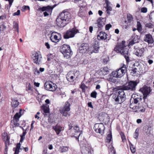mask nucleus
<instances>
[{"label":"nucleus","instance_id":"412c9836","mask_svg":"<svg viewBox=\"0 0 154 154\" xmlns=\"http://www.w3.org/2000/svg\"><path fill=\"white\" fill-rule=\"evenodd\" d=\"M105 23L100 19L97 20V23L94 24V28H98V30H101Z\"/></svg>","mask_w":154,"mask_h":154},{"label":"nucleus","instance_id":"c85d7f7f","mask_svg":"<svg viewBox=\"0 0 154 154\" xmlns=\"http://www.w3.org/2000/svg\"><path fill=\"white\" fill-rule=\"evenodd\" d=\"M109 71L108 68L107 67H104L101 70L100 73L101 74L105 75L109 74Z\"/></svg>","mask_w":154,"mask_h":154},{"label":"nucleus","instance_id":"de8ad7c7","mask_svg":"<svg viewBox=\"0 0 154 154\" xmlns=\"http://www.w3.org/2000/svg\"><path fill=\"white\" fill-rule=\"evenodd\" d=\"M33 72H34V74L36 75H38V74L40 73L39 71L36 68L34 69L33 70Z\"/></svg>","mask_w":154,"mask_h":154},{"label":"nucleus","instance_id":"3c124183","mask_svg":"<svg viewBox=\"0 0 154 154\" xmlns=\"http://www.w3.org/2000/svg\"><path fill=\"white\" fill-rule=\"evenodd\" d=\"M112 27V25L110 24H109L106 25L105 29L106 30H109L110 28Z\"/></svg>","mask_w":154,"mask_h":154},{"label":"nucleus","instance_id":"ddd939ff","mask_svg":"<svg viewBox=\"0 0 154 154\" xmlns=\"http://www.w3.org/2000/svg\"><path fill=\"white\" fill-rule=\"evenodd\" d=\"M140 91L143 93L144 99H146L147 96L149 95L151 91L150 88L146 86H144L142 88H141Z\"/></svg>","mask_w":154,"mask_h":154},{"label":"nucleus","instance_id":"37998d69","mask_svg":"<svg viewBox=\"0 0 154 154\" xmlns=\"http://www.w3.org/2000/svg\"><path fill=\"white\" fill-rule=\"evenodd\" d=\"M145 26L149 28H152L154 26V25L151 23H149L146 24Z\"/></svg>","mask_w":154,"mask_h":154},{"label":"nucleus","instance_id":"5701e85b","mask_svg":"<svg viewBox=\"0 0 154 154\" xmlns=\"http://www.w3.org/2000/svg\"><path fill=\"white\" fill-rule=\"evenodd\" d=\"M2 139L5 142V149L6 151L7 150V144L9 143V139L7 133L6 132H4L2 134Z\"/></svg>","mask_w":154,"mask_h":154},{"label":"nucleus","instance_id":"423d86ee","mask_svg":"<svg viewBox=\"0 0 154 154\" xmlns=\"http://www.w3.org/2000/svg\"><path fill=\"white\" fill-rule=\"evenodd\" d=\"M137 84L136 81H130L128 82L127 85L123 86L122 90H129L131 91H134L136 89V87Z\"/></svg>","mask_w":154,"mask_h":154},{"label":"nucleus","instance_id":"09e8293b","mask_svg":"<svg viewBox=\"0 0 154 154\" xmlns=\"http://www.w3.org/2000/svg\"><path fill=\"white\" fill-rule=\"evenodd\" d=\"M20 14V10H18L15 13H14L13 14V16H16V15H19Z\"/></svg>","mask_w":154,"mask_h":154},{"label":"nucleus","instance_id":"c03bdc74","mask_svg":"<svg viewBox=\"0 0 154 154\" xmlns=\"http://www.w3.org/2000/svg\"><path fill=\"white\" fill-rule=\"evenodd\" d=\"M109 150L111 152V154H115L116 153V151L114 149V148L112 146H111L109 148Z\"/></svg>","mask_w":154,"mask_h":154},{"label":"nucleus","instance_id":"4be33fe9","mask_svg":"<svg viewBox=\"0 0 154 154\" xmlns=\"http://www.w3.org/2000/svg\"><path fill=\"white\" fill-rule=\"evenodd\" d=\"M88 49L89 50L88 45L86 43L82 44L79 47L80 52L82 53L85 52Z\"/></svg>","mask_w":154,"mask_h":154},{"label":"nucleus","instance_id":"69168bd1","mask_svg":"<svg viewBox=\"0 0 154 154\" xmlns=\"http://www.w3.org/2000/svg\"><path fill=\"white\" fill-rule=\"evenodd\" d=\"M115 33H117V34H118V33H119V30L117 29H115Z\"/></svg>","mask_w":154,"mask_h":154},{"label":"nucleus","instance_id":"6e6d98bb","mask_svg":"<svg viewBox=\"0 0 154 154\" xmlns=\"http://www.w3.org/2000/svg\"><path fill=\"white\" fill-rule=\"evenodd\" d=\"M89 30L91 33H92L93 30V27L92 26H90L89 28Z\"/></svg>","mask_w":154,"mask_h":154},{"label":"nucleus","instance_id":"b1692460","mask_svg":"<svg viewBox=\"0 0 154 154\" xmlns=\"http://www.w3.org/2000/svg\"><path fill=\"white\" fill-rule=\"evenodd\" d=\"M144 51V48H139L135 50L134 54L137 56L141 57L143 56Z\"/></svg>","mask_w":154,"mask_h":154},{"label":"nucleus","instance_id":"cd10ccee","mask_svg":"<svg viewBox=\"0 0 154 154\" xmlns=\"http://www.w3.org/2000/svg\"><path fill=\"white\" fill-rule=\"evenodd\" d=\"M145 41L149 43H152L153 41L152 35L150 34H147L146 35Z\"/></svg>","mask_w":154,"mask_h":154},{"label":"nucleus","instance_id":"a211bd4d","mask_svg":"<svg viewBox=\"0 0 154 154\" xmlns=\"http://www.w3.org/2000/svg\"><path fill=\"white\" fill-rule=\"evenodd\" d=\"M142 99L141 96L137 94H132L131 98L130 100V102H134L137 104Z\"/></svg>","mask_w":154,"mask_h":154},{"label":"nucleus","instance_id":"a19ab883","mask_svg":"<svg viewBox=\"0 0 154 154\" xmlns=\"http://www.w3.org/2000/svg\"><path fill=\"white\" fill-rule=\"evenodd\" d=\"M97 93L96 92V91H93L91 94V96L92 97L94 98H96L97 97Z\"/></svg>","mask_w":154,"mask_h":154},{"label":"nucleus","instance_id":"338daca9","mask_svg":"<svg viewBox=\"0 0 154 154\" xmlns=\"http://www.w3.org/2000/svg\"><path fill=\"white\" fill-rule=\"evenodd\" d=\"M48 148L49 149L51 150L53 149V146L52 144L48 146Z\"/></svg>","mask_w":154,"mask_h":154},{"label":"nucleus","instance_id":"c9c22d12","mask_svg":"<svg viewBox=\"0 0 154 154\" xmlns=\"http://www.w3.org/2000/svg\"><path fill=\"white\" fill-rule=\"evenodd\" d=\"M13 27L15 31H16L18 32H19V27L18 24L15 21L13 22Z\"/></svg>","mask_w":154,"mask_h":154},{"label":"nucleus","instance_id":"ea45409f","mask_svg":"<svg viewBox=\"0 0 154 154\" xmlns=\"http://www.w3.org/2000/svg\"><path fill=\"white\" fill-rule=\"evenodd\" d=\"M130 149L132 153H134L136 151V149L135 147H134L133 145L132 144H130Z\"/></svg>","mask_w":154,"mask_h":154},{"label":"nucleus","instance_id":"4468645a","mask_svg":"<svg viewBox=\"0 0 154 154\" xmlns=\"http://www.w3.org/2000/svg\"><path fill=\"white\" fill-rule=\"evenodd\" d=\"M94 129L97 133L102 134L104 129V126L102 123H97L95 124Z\"/></svg>","mask_w":154,"mask_h":154},{"label":"nucleus","instance_id":"aec40b11","mask_svg":"<svg viewBox=\"0 0 154 154\" xmlns=\"http://www.w3.org/2000/svg\"><path fill=\"white\" fill-rule=\"evenodd\" d=\"M41 109L43 111L42 113L45 117L49 116V108L48 105L46 104L43 105L41 106Z\"/></svg>","mask_w":154,"mask_h":154},{"label":"nucleus","instance_id":"8fccbe9b","mask_svg":"<svg viewBox=\"0 0 154 154\" xmlns=\"http://www.w3.org/2000/svg\"><path fill=\"white\" fill-rule=\"evenodd\" d=\"M147 11V9L146 8H143L141 9V11L143 13H146Z\"/></svg>","mask_w":154,"mask_h":154},{"label":"nucleus","instance_id":"052dcab7","mask_svg":"<svg viewBox=\"0 0 154 154\" xmlns=\"http://www.w3.org/2000/svg\"><path fill=\"white\" fill-rule=\"evenodd\" d=\"M20 137H21V138H20V142H22L24 140V139L25 137H22V136H20Z\"/></svg>","mask_w":154,"mask_h":154},{"label":"nucleus","instance_id":"774afa93","mask_svg":"<svg viewBox=\"0 0 154 154\" xmlns=\"http://www.w3.org/2000/svg\"><path fill=\"white\" fill-rule=\"evenodd\" d=\"M45 102L47 104H49L50 103V101L49 99H46L45 101Z\"/></svg>","mask_w":154,"mask_h":154},{"label":"nucleus","instance_id":"c756f323","mask_svg":"<svg viewBox=\"0 0 154 154\" xmlns=\"http://www.w3.org/2000/svg\"><path fill=\"white\" fill-rule=\"evenodd\" d=\"M22 111L21 109L20 110V111L19 112L17 113L14 116L13 119L16 122L18 121L19 120V118L21 116V112Z\"/></svg>","mask_w":154,"mask_h":154},{"label":"nucleus","instance_id":"2f4dec72","mask_svg":"<svg viewBox=\"0 0 154 154\" xmlns=\"http://www.w3.org/2000/svg\"><path fill=\"white\" fill-rule=\"evenodd\" d=\"M137 109L135 111L137 112H144L145 111V109L143 107L137 106Z\"/></svg>","mask_w":154,"mask_h":154},{"label":"nucleus","instance_id":"1a4fd4ad","mask_svg":"<svg viewBox=\"0 0 154 154\" xmlns=\"http://www.w3.org/2000/svg\"><path fill=\"white\" fill-rule=\"evenodd\" d=\"M54 7H52L50 6H43L42 8H38V10L41 12H44L43 14L45 17L48 16L50 14H51L52 10Z\"/></svg>","mask_w":154,"mask_h":154},{"label":"nucleus","instance_id":"e433bc0d","mask_svg":"<svg viewBox=\"0 0 154 154\" xmlns=\"http://www.w3.org/2000/svg\"><path fill=\"white\" fill-rule=\"evenodd\" d=\"M61 152H65L68 151L69 149L67 146H63L60 148Z\"/></svg>","mask_w":154,"mask_h":154},{"label":"nucleus","instance_id":"72a5a7b5","mask_svg":"<svg viewBox=\"0 0 154 154\" xmlns=\"http://www.w3.org/2000/svg\"><path fill=\"white\" fill-rule=\"evenodd\" d=\"M137 29L139 32H141L142 30V28L141 23L139 21H137Z\"/></svg>","mask_w":154,"mask_h":154},{"label":"nucleus","instance_id":"680f3d73","mask_svg":"<svg viewBox=\"0 0 154 154\" xmlns=\"http://www.w3.org/2000/svg\"><path fill=\"white\" fill-rule=\"evenodd\" d=\"M137 123H140L142 122V120L140 119H138L137 120Z\"/></svg>","mask_w":154,"mask_h":154},{"label":"nucleus","instance_id":"9d476101","mask_svg":"<svg viewBox=\"0 0 154 154\" xmlns=\"http://www.w3.org/2000/svg\"><path fill=\"white\" fill-rule=\"evenodd\" d=\"M44 88L45 90L50 91H54L57 88V85L51 81L46 82L44 84Z\"/></svg>","mask_w":154,"mask_h":154},{"label":"nucleus","instance_id":"5fc2aeb1","mask_svg":"<svg viewBox=\"0 0 154 154\" xmlns=\"http://www.w3.org/2000/svg\"><path fill=\"white\" fill-rule=\"evenodd\" d=\"M45 45L46 46L47 48L49 49L50 48V45L48 42H46L45 43Z\"/></svg>","mask_w":154,"mask_h":154},{"label":"nucleus","instance_id":"9b49d317","mask_svg":"<svg viewBox=\"0 0 154 154\" xmlns=\"http://www.w3.org/2000/svg\"><path fill=\"white\" fill-rule=\"evenodd\" d=\"M79 74V71H76L74 73H72L71 72H69L66 75V79L69 82H72L78 78Z\"/></svg>","mask_w":154,"mask_h":154},{"label":"nucleus","instance_id":"39448f33","mask_svg":"<svg viewBox=\"0 0 154 154\" xmlns=\"http://www.w3.org/2000/svg\"><path fill=\"white\" fill-rule=\"evenodd\" d=\"M126 65H124L121 68L118 69L115 71L112 72L113 76L116 78H120L122 77L126 72Z\"/></svg>","mask_w":154,"mask_h":154},{"label":"nucleus","instance_id":"7ed1b4c3","mask_svg":"<svg viewBox=\"0 0 154 154\" xmlns=\"http://www.w3.org/2000/svg\"><path fill=\"white\" fill-rule=\"evenodd\" d=\"M126 95L122 89L116 92L113 96V97L116 103H121L125 100Z\"/></svg>","mask_w":154,"mask_h":154},{"label":"nucleus","instance_id":"a878e982","mask_svg":"<svg viewBox=\"0 0 154 154\" xmlns=\"http://www.w3.org/2000/svg\"><path fill=\"white\" fill-rule=\"evenodd\" d=\"M11 105L13 108H15L19 105V102L17 98H13L11 99Z\"/></svg>","mask_w":154,"mask_h":154},{"label":"nucleus","instance_id":"4c0bfd02","mask_svg":"<svg viewBox=\"0 0 154 154\" xmlns=\"http://www.w3.org/2000/svg\"><path fill=\"white\" fill-rule=\"evenodd\" d=\"M127 18L128 23H130L133 20V17L132 15L130 14H128Z\"/></svg>","mask_w":154,"mask_h":154},{"label":"nucleus","instance_id":"393cba45","mask_svg":"<svg viewBox=\"0 0 154 154\" xmlns=\"http://www.w3.org/2000/svg\"><path fill=\"white\" fill-rule=\"evenodd\" d=\"M53 129L56 132L57 134L58 135L61 131L63 130L64 128L57 125L53 127Z\"/></svg>","mask_w":154,"mask_h":154},{"label":"nucleus","instance_id":"0eeeda50","mask_svg":"<svg viewBox=\"0 0 154 154\" xmlns=\"http://www.w3.org/2000/svg\"><path fill=\"white\" fill-rule=\"evenodd\" d=\"M70 106L69 103L66 102L64 106L60 108V112L63 116L67 117L68 116H70V113L69 112L70 109Z\"/></svg>","mask_w":154,"mask_h":154},{"label":"nucleus","instance_id":"f3484780","mask_svg":"<svg viewBox=\"0 0 154 154\" xmlns=\"http://www.w3.org/2000/svg\"><path fill=\"white\" fill-rule=\"evenodd\" d=\"M60 35L56 32H52L51 34L50 39L51 41L55 43H57L60 40Z\"/></svg>","mask_w":154,"mask_h":154},{"label":"nucleus","instance_id":"dca6fc26","mask_svg":"<svg viewBox=\"0 0 154 154\" xmlns=\"http://www.w3.org/2000/svg\"><path fill=\"white\" fill-rule=\"evenodd\" d=\"M91 149L90 145L85 144L82 147V154H91Z\"/></svg>","mask_w":154,"mask_h":154},{"label":"nucleus","instance_id":"4d7b16f0","mask_svg":"<svg viewBox=\"0 0 154 154\" xmlns=\"http://www.w3.org/2000/svg\"><path fill=\"white\" fill-rule=\"evenodd\" d=\"M23 8L24 9V10H26L27 8L29 9V7L28 6H23Z\"/></svg>","mask_w":154,"mask_h":154},{"label":"nucleus","instance_id":"2eb2a0df","mask_svg":"<svg viewBox=\"0 0 154 154\" xmlns=\"http://www.w3.org/2000/svg\"><path fill=\"white\" fill-rule=\"evenodd\" d=\"M100 48L99 43L96 40L94 42L93 45L89 48V51L90 53H97L99 51V49Z\"/></svg>","mask_w":154,"mask_h":154},{"label":"nucleus","instance_id":"f704fd0d","mask_svg":"<svg viewBox=\"0 0 154 154\" xmlns=\"http://www.w3.org/2000/svg\"><path fill=\"white\" fill-rule=\"evenodd\" d=\"M74 130L75 131V133H79V135L78 137H79L80 135L81 132H80L79 128L77 125H75L74 127Z\"/></svg>","mask_w":154,"mask_h":154},{"label":"nucleus","instance_id":"f8f14e48","mask_svg":"<svg viewBox=\"0 0 154 154\" xmlns=\"http://www.w3.org/2000/svg\"><path fill=\"white\" fill-rule=\"evenodd\" d=\"M32 58L34 63L39 65L41 62L42 57L40 53L34 52L32 54Z\"/></svg>","mask_w":154,"mask_h":154},{"label":"nucleus","instance_id":"bf43d9fd","mask_svg":"<svg viewBox=\"0 0 154 154\" xmlns=\"http://www.w3.org/2000/svg\"><path fill=\"white\" fill-rule=\"evenodd\" d=\"M26 134V131H23L22 135H20V136L25 137Z\"/></svg>","mask_w":154,"mask_h":154},{"label":"nucleus","instance_id":"603ef678","mask_svg":"<svg viewBox=\"0 0 154 154\" xmlns=\"http://www.w3.org/2000/svg\"><path fill=\"white\" fill-rule=\"evenodd\" d=\"M137 69L135 68L131 70V72L133 74H134L137 72Z\"/></svg>","mask_w":154,"mask_h":154},{"label":"nucleus","instance_id":"20e7f679","mask_svg":"<svg viewBox=\"0 0 154 154\" xmlns=\"http://www.w3.org/2000/svg\"><path fill=\"white\" fill-rule=\"evenodd\" d=\"M60 52L63 54L64 57L66 58H69L72 55L70 46L67 45H63L60 49Z\"/></svg>","mask_w":154,"mask_h":154},{"label":"nucleus","instance_id":"7c9ffc66","mask_svg":"<svg viewBox=\"0 0 154 154\" xmlns=\"http://www.w3.org/2000/svg\"><path fill=\"white\" fill-rule=\"evenodd\" d=\"M20 146L21 144L19 143L17 144L16 147L13 148V150L15 151L14 154H18L20 149Z\"/></svg>","mask_w":154,"mask_h":154},{"label":"nucleus","instance_id":"f257e3e1","mask_svg":"<svg viewBox=\"0 0 154 154\" xmlns=\"http://www.w3.org/2000/svg\"><path fill=\"white\" fill-rule=\"evenodd\" d=\"M71 18V15L69 12L63 11L56 19V23L59 27H63L69 22Z\"/></svg>","mask_w":154,"mask_h":154},{"label":"nucleus","instance_id":"58836bf2","mask_svg":"<svg viewBox=\"0 0 154 154\" xmlns=\"http://www.w3.org/2000/svg\"><path fill=\"white\" fill-rule=\"evenodd\" d=\"M106 11L107 14H110V13L109 12V11L112 10V8L110 6H109L108 4H106Z\"/></svg>","mask_w":154,"mask_h":154},{"label":"nucleus","instance_id":"0e129e2a","mask_svg":"<svg viewBox=\"0 0 154 154\" xmlns=\"http://www.w3.org/2000/svg\"><path fill=\"white\" fill-rule=\"evenodd\" d=\"M40 84L38 83L35 82L34 85L37 87L39 86Z\"/></svg>","mask_w":154,"mask_h":154},{"label":"nucleus","instance_id":"e2e57ef3","mask_svg":"<svg viewBox=\"0 0 154 154\" xmlns=\"http://www.w3.org/2000/svg\"><path fill=\"white\" fill-rule=\"evenodd\" d=\"M45 70V69L43 68H40L39 69V71L40 72H43Z\"/></svg>","mask_w":154,"mask_h":154},{"label":"nucleus","instance_id":"a18cd8bd","mask_svg":"<svg viewBox=\"0 0 154 154\" xmlns=\"http://www.w3.org/2000/svg\"><path fill=\"white\" fill-rule=\"evenodd\" d=\"M120 134L121 135L122 140L123 142H124L126 140L125 137L123 133L121 132Z\"/></svg>","mask_w":154,"mask_h":154},{"label":"nucleus","instance_id":"49530a36","mask_svg":"<svg viewBox=\"0 0 154 154\" xmlns=\"http://www.w3.org/2000/svg\"><path fill=\"white\" fill-rule=\"evenodd\" d=\"M112 138V135L111 134H108L107 137V140L109 142H110L111 141V140Z\"/></svg>","mask_w":154,"mask_h":154},{"label":"nucleus","instance_id":"bb28decb","mask_svg":"<svg viewBox=\"0 0 154 154\" xmlns=\"http://www.w3.org/2000/svg\"><path fill=\"white\" fill-rule=\"evenodd\" d=\"M107 34L104 32H101L99 34L97 35V38L98 39L100 38L102 40L106 39L107 38Z\"/></svg>","mask_w":154,"mask_h":154},{"label":"nucleus","instance_id":"6e6552de","mask_svg":"<svg viewBox=\"0 0 154 154\" xmlns=\"http://www.w3.org/2000/svg\"><path fill=\"white\" fill-rule=\"evenodd\" d=\"M78 30L75 28L70 29L64 34V38L65 39H68L73 37L78 32Z\"/></svg>","mask_w":154,"mask_h":154},{"label":"nucleus","instance_id":"13d9d810","mask_svg":"<svg viewBox=\"0 0 154 154\" xmlns=\"http://www.w3.org/2000/svg\"><path fill=\"white\" fill-rule=\"evenodd\" d=\"M88 106L91 107V108H93V106L92 105V103L90 102L88 103Z\"/></svg>","mask_w":154,"mask_h":154},{"label":"nucleus","instance_id":"79ce46f5","mask_svg":"<svg viewBox=\"0 0 154 154\" xmlns=\"http://www.w3.org/2000/svg\"><path fill=\"white\" fill-rule=\"evenodd\" d=\"M152 57V56L149 55L147 57V60H148V63L150 65L153 63V61L150 59Z\"/></svg>","mask_w":154,"mask_h":154},{"label":"nucleus","instance_id":"864d4df0","mask_svg":"<svg viewBox=\"0 0 154 154\" xmlns=\"http://www.w3.org/2000/svg\"><path fill=\"white\" fill-rule=\"evenodd\" d=\"M139 135L138 133H134V137L135 139H137L138 138Z\"/></svg>","mask_w":154,"mask_h":154},{"label":"nucleus","instance_id":"473e14b6","mask_svg":"<svg viewBox=\"0 0 154 154\" xmlns=\"http://www.w3.org/2000/svg\"><path fill=\"white\" fill-rule=\"evenodd\" d=\"M136 103H134V102H130V104L129 105V106L130 108L131 109L135 110V111L136 110V109H137V106L136 105Z\"/></svg>","mask_w":154,"mask_h":154},{"label":"nucleus","instance_id":"6ab92c4d","mask_svg":"<svg viewBox=\"0 0 154 154\" xmlns=\"http://www.w3.org/2000/svg\"><path fill=\"white\" fill-rule=\"evenodd\" d=\"M100 121L106 122L109 121V117L107 114L104 112L100 113L98 116Z\"/></svg>","mask_w":154,"mask_h":154},{"label":"nucleus","instance_id":"f03ea898","mask_svg":"<svg viewBox=\"0 0 154 154\" xmlns=\"http://www.w3.org/2000/svg\"><path fill=\"white\" fill-rule=\"evenodd\" d=\"M125 42L122 41L121 44L115 48L114 51L120 53L123 55L126 60L127 63H128L130 61L128 50L125 48L126 46L125 45Z\"/></svg>","mask_w":154,"mask_h":154}]
</instances>
